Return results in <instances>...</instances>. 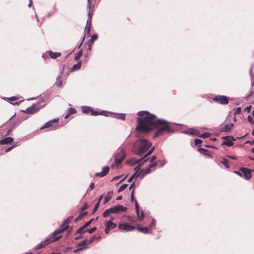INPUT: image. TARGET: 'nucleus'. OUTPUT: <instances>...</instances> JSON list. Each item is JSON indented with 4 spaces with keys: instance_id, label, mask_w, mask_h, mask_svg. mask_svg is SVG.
<instances>
[{
    "instance_id": "obj_1",
    "label": "nucleus",
    "mask_w": 254,
    "mask_h": 254,
    "mask_svg": "<svg viewBox=\"0 0 254 254\" xmlns=\"http://www.w3.org/2000/svg\"><path fill=\"white\" fill-rule=\"evenodd\" d=\"M137 115L138 125L136 129L141 132H148L154 128L157 129L154 137L173 132L169 123L163 119L156 120V116L147 111H139Z\"/></svg>"
},
{
    "instance_id": "obj_2",
    "label": "nucleus",
    "mask_w": 254,
    "mask_h": 254,
    "mask_svg": "<svg viewBox=\"0 0 254 254\" xmlns=\"http://www.w3.org/2000/svg\"><path fill=\"white\" fill-rule=\"evenodd\" d=\"M152 143L145 139H139L133 144L132 151L136 155L141 156L151 146Z\"/></svg>"
},
{
    "instance_id": "obj_3",
    "label": "nucleus",
    "mask_w": 254,
    "mask_h": 254,
    "mask_svg": "<svg viewBox=\"0 0 254 254\" xmlns=\"http://www.w3.org/2000/svg\"><path fill=\"white\" fill-rule=\"evenodd\" d=\"M45 105V103H44L43 99H41L38 103L34 104L31 107L27 108L26 109L25 112L28 114H33L44 107Z\"/></svg>"
},
{
    "instance_id": "obj_4",
    "label": "nucleus",
    "mask_w": 254,
    "mask_h": 254,
    "mask_svg": "<svg viewBox=\"0 0 254 254\" xmlns=\"http://www.w3.org/2000/svg\"><path fill=\"white\" fill-rule=\"evenodd\" d=\"M81 110H82V112L83 113H85V114L90 113L91 114V115H93V116H97V115H99L103 116L104 114H103L102 112H104V111H101L100 112H98L97 111H94L92 108L88 107V106H82Z\"/></svg>"
},
{
    "instance_id": "obj_5",
    "label": "nucleus",
    "mask_w": 254,
    "mask_h": 254,
    "mask_svg": "<svg viewBox=\"0 0 254 254\" xmlns=\"http://www.w3.org/2000/svg\"><path fill=\"white\" fill-rule=\"evenodd\" d=\"M125 156V151L122 149L116 155L115 157V162L114 164L112 165V167H113L115 165H118L124 160Z\"/></svg>"
},
{
    "instance_id": "obj_6",
    "label": "nucleus",
    "mask_w": 254,
    "mask_h": 254,
    "mask_svg": "<svg viewBox=\"0 0 254 254\" xmlns=\"http://www.w3.org/2000/svg\"><path fill=\"white\" fill-rule=\"evenodd\" d=\"M102 113L104 114L103 116L105 117H111L122 120H125L126 115L125 114H119L107 111H104V112H102Z\"/></svg>"
},
{
    "instance_id": "obj_7",
    "label": "nucleus",
    "mask_w": 254,
    "mask_h": 254,
    "mask_svg": "<svg viewBox=\"0 0 254 254\" xmlns=\"http://www.w3.org/2000/svg\"><path fill=\"white\" fill-rule=\"evenodd\" d=\"M215 102L222 105H227L229 102L228 98L224 95H217L212 98Z\"/></svg>"
},
{
    "instance_id": "obj_8",
    "label": "nucleus",
    "mask_w": 254,
    "mask_h": 254,
    "mask_svg": "<svg viewBox=\"0 0 254 254\" xmlns=\"http://www.w3.org/2000/svg\"><path fill=\"white\" fill-rule=\"evenodd\" d=\"M61 237H62V236H59L58 237L53 238V240H51V239H49V238L47 239L43 242L38 244L35 248V250H38L41 248H43L51 242H54L57 241Z\"/></svg>"
},
{
    "instance_id": "obj_9",
    "label": "nucleus",
    "mask_w": 254,
    "mask_h": 254,
    "mask_svg": "<svg viewBox=\"0 0 254 254\" xmlns=\"http://www.w3.org/2000/svg\"><path fill=\"white\" fill-rule=\"evenodd\" d=\"M148 159H145L143 156V157L140 158L139 159L131 158V159L129 160L128 163L131 165H134L136 164H140V165H142Z\"/></svg>"
},
{
    "instance_id": "obj_10",
    "label": "nucleus",
    "mask_w": 254,
    "mask_h": 254,
    "mask_svg": "<svg viewBox=\"0 0 254 254\" xmlns=\"http://www.w3.org/2000/svg\"><path fill=\"white\" fill-rule=\"evenodd\" d=\"M225 139L223 141V144H224L228 146H231L233 145V141L235 140V138L231 136H225L223 137Z\"/></svg>"
},
{
    "instance_id": "obj_11",
    "label": "nucleus",
    "mask_w": 254,
    "mask_h": 254,
    "mask_svg": "<svg viewBox=\"0 0 254 254\" xmlns=\"http://www.w3.org/2000/svg\"><path fill=\"white\" fill-rule=\"evenodd\" d=\"M240 170L242 172L246 179L249 180L252 178V173L250 169L242 167Z\"/></svg>"
},
{
    "instance_id": "obj_12",
    "label": "nucleus",
    "mask_w": 254,
    "mask_h": 254,
    "mask_svg": "<svg viewBox=\"0 0 254 254\" xmlns=\"http://www.w3.org/2000/svg\"><path fill=\"white\" fill-rule=\"evenodd\" d=\"M113 213H118L121 212H125L127 210V208L121 205H117L113 206Z\"/></svg>"
},
{
    "instance_id": "obj_13",
    "label": "nucleus",
    "mask_w": 254,
    "mask_h": 254,
    "mask_svg": "<svg viewBox=\"0 0 254 254\" xmlns=\"http://www.w3.org/2000/svg\"><path fill=\"white\" fill-rule=\"evenodd\" d=\"M119 228L127 231H131L134 230L135 227L132 225L125 223L120 224L119 226Z\"/></svg>"
},
{
    "instance_id": "obj_14",
    "label": "nucleus",
    "mask_w": 254,
    "mask_h": 254,
    "mask_svg": "<svg viewBox=\"0 0 254 254\" xmlns=\"http://www.w3.org/2000/svg\"><path fill=\"white\" fill-rule=\"evenodd\" d=\"M59 119L58 118H56V119H54L53 120H52L49 122H47V123H46L40 129H44V128H48V127H52L54 124H55V123H57L59 121Z\"/></svg>"
},
{
    "instance_id": "obj_15",
    "label": "nucleus",
    "mask_w": 254,
    "mask_h": 254,
    "mask_svg": "<svg viewBox=\"0 0 254 254\" xmlns=\"http://www.w3.org/2000/svg\"><path fill=\"white\" fill-rule=\"evenodd\" d=\"M134 202H135V209L136 210L137 217L138 218V220L139 221H141L144 217V212L143 211H142L141 213V214H139V205H138V202L136 200H135Z\"/></svg>"
},
{
    "instance_id": "obj_16",
    "label": "nucleus",
    "mask_w": 254,
    "mask_h": 254,
    "mask_svg": "<svg viewBox=\"0 0 254 254\" xmlns=\"http://www.w3.org/2000/svg\"><path fill=\"white\" fill-rule=\"evenodd\" d=\"M109 169V166H104L102 168V171L101 172L96 173L95 175L98 177H103L108 173Z\"/></svg>"
},
{
    "instance_id": "obj_17",
    "label": "nucleus",
    "mask_w": 254,
    "mask_h": 254,
    "mask_svg": "<svg viewBox=\"0 0 254 254\" xmlns=\"http://www.w3.org/2000/svg\"><path fill=\"white\" fill-rule=\"evenodd\" d=\"M13 141V139L11 137H7L5 138L0 140V144H9L12 142Z\"/></svg>"
},
{
    "instance_id": "obj_18",
    "label": "nucleus",
    "mask_w": 254,
    "mask_h": 254,
    "mask_svg": "<svg viewBox=\"0 0 254 254\" xmlns=\"http://www.w3.org/2000/svg\"><path fill=\"white\" fill-rule=\"evenodd\" d=\"M113 219V218L106 221L105 223L106 226H107L108 228H109L111 230L116 228L117 226V224L112 222Z\"/></svg>"
},
{
    "instance_id": "obj_19",
    "label": "nucleus",
    "mask_w": 254,
    "mask_h": 254,
    "mask_svg": "<svg viewBox=\"0 0 254 254\" xmlns=\"http://www.w3.org/2000/svg\"><path fill=\"white\" fill-rule=\"evenodd\" d=\"M68 227H69V226H65L64 227H62L61 229L56 230L54 232L53 235L54 238L56 237H55L56 235L63 233L64 231L67 229L68 228Z\"/></svg>"
},
{
    "instance_id": "obj_20",
    "label": "nucleus",
    "mask_w": 254,
    "mask_h": 254,
    "mask_svg": "<svg viewBox=\"0 0 254 254\" xmlns=\"http://www.w3.org/2000/svg\"><path fill=\"white\" fill-rule=\"evenodd\" d=\"M91 23V15L90 12L88 13V18L86 22V26L85 27V30L87 29L88 33H89L90 25Z\"/></svg>"
},
{
    "instance_id": "obj_21",
    "label": "nucleus",
    "mask_w": 254,
    "mask_h": 254,
    "mask_svg": "<svg viewBox=\"0 0 254 254\" xmlns=\"http://www.w3.org/2000/svg\"><path fill=\"white\" fill-rule=\"evenodd\" d=\"M49 54L50 57L53 59H56L61 55V53L60 52H53L52 51H49Z\"/></svg>"
},
{
    "instance_id": "obj_22",
    "label": "nucleus",
    "mask_w": 254,
    "mask_h": 254,
    "mask_svg": "<svg viewBox=\"0 0 254 254\" xmlns=\"http://www.w3.org/2000/svg\"><path fill=\"white\" fill-rule=\"evenodd\" d=\"M113 193V191H111L108 192V193L105 195L104 199V204L107 203L111 199Z\"/></svg>"
},
{
    "instance_id": "obj_23",
    "label": "nucleus",
    "mask_w": 254,
    "mask_h": 254,
    "mask_svg": "<svg viewBox=\"0 0 254 254\" xmlns=\"http://www.w3.org/2000/svg\"><path fill=\"white\" fill-rule=\"evenodd\" d=\"M151 172V169L148 167L146 169H144L141 170V178H142L145 175L150 173Z\"/></svg>"
},
{
    "instance_id": "obj_24",
    "label": "nucleus",
    "mask_w": 254,
    "mask_h": 254,
    "mask_svg": "<svg viewBox=\"0 0 254 254\" xmlns=\"http://www.w3.org/2000/svg\"><path fill=\"white\" fill-rule=\"evenodd\" d=\"M81 64L82 62L81 61H80L76 64L72 65V66L71 67V70L74 71L80 69L81 66Z\"/></svg>"
},
{
    "instance_id": "obj_25",
    "label": "nucleus",
    "mask_w": 254,
    "mask_h": 254,
    "mask_svg": "<svg viewBox=\"0 0 254 254\" xmlns=\"http://www.w3.org/2000/svg\"><path fill=\"white\" fill-rule=\"evenodd\" d=\"M73 218L72 216H69L67 217L63 223L61 227H64L65 226H68L67 224L69 223Z\"/></svg>"
},
{
    "instance_id": "obj_26",
    "label": "nucleus",
    "mask_w": 254,
    "mask_h": 254,
    "mask_svg": "<svg viewBox=\"0 0 254 254\" xmlns=\"http://www.w3.org/2000/svg\"><path fill=\"white\" fill-rule=\"evenodd\" d=\"M137 229L139 231H140L144 234H147L149 233L148 228L146 227H137Z\"/></svg>"
},
{
    "instance_id": "obj_27",
    "label": "nucleus",
    "mask_w": 254,
    "mask_h": 254,
    "mask_svg": "<svg viewBox=\"0 0 254 254\" xmlns=\"http://www.w3.org/2000/svg\"><path fill=\"white\" fill-rule=\"evenodd\" d=\"M233 124H226L223 128V131H228L231 129V128L233 127Z\"/></svg>"
},
{
    "instance_id": "obj_28",
    "label": "nucleus",
    "mask_w": 254,
    "mask_h": 254,
    "mask_svg": "<svg viewBox=\"0 0 254 254\" xmlns=\"http://www.w3.org/2000/svg\"><path fill=\"white\" fill-rule=\"evenodd\" d=\"M195 135L203 138H208L210 136V134L209 133L205 132L201 134H199L198 133H195Z\"/></svg>"
},
{
    "instance_id": "obj_29",
    "label": "nucleus",
    "mask_w": 254,
    "mask_h": 254,
    "mask_svg": "<svg viewBox=\"0 0 254 254\" xmlns=\"http://www.w3.org/2000/svg\"><path fill=\"white\" fill-rule=\"evenodd\" d=\"M98 38V35L97 34H93L91 36V38L89 40V44H92L95 40H96Z\"/></svg>"
},
{
    "instance_id": "obj_30",
    "label": "nucleus",
    "mask_w": 254,
    "mask_h": 254,
    "mask_svg": "<svg viewBox=\"0 0 254 254\" xmlns=\"http://www.w3.org/2000/svg\"><path fill=\"white\" fill-rule=\"evenodd\" d=\"M183 133L187 134H195V131L193 129H190L187 130H184L183 131Z\"/></svg>"
},
{
    "instance_id": "obj_31",
    "label": "nucleus",
    "mask_w": 254,
    "mask_h": 254,
    "mask_svg": "<svg viewBox=\"0 0 254 254\" xmlns=\"http://www.w3.org/2000/svg\"><path fill=\"white\" fill-rule=\"evenodd\" d=\"M155 149V147H152L151 148H150L148 151L145 154V155L144 156V158L145 159H148V158H147L149 155H150L153 152V151Z\"/></svg>"
},
{
    "instance_id": "obj_32",
    "label": "nucleus",
    "mask_w": 254,
    "mask_h": 254,
    "mask_svg": "<svg viewBox=\"0 0 254 254\" xmlns=\"http://www.w3.org/2000/svg\"><path fill=\"white\" fill-rule=\"evenodd\" d=\"M86 228L84 227V226L83 225L82 226H81V227H80L79 228H78L76 231V234H82L83 233H84V232H85L86 231H84V230Z\"/></svg>"
},
{
    "instance_id": "obj_33",
    "label": "nucleus",
    "mask_w": 254,
    "mask_h": 254,
    "mask_svg": "<svg viewBox=\"0 0 254 254\" xmlns=\"http://www.w3.org/2000/svg\"><path fill=\"white\" fill-rule=\"evenodd\" d=\"M82 50H80L76 54V55L74 57V60L76 61H78L82 55Z\"/></svg>"
},
{
    "instance_id": "obj_34",
    "label": "nucleus",
    "mask_w": 254,
    "mask_h": 254,
    "mask_svg": "<svg viewBox=\"0 0 254 254\" xmlns=\"http://www.w3.org/2000/svg\"><path fill=\"white\" fill-rule=\"evenodd\" d=\"M87 214V212H84L83 213L80 214L78 217H77L75 219V222H77L78 220H79L80 219H82L83 218V217H84V216H85Z\"/></svg>"
},
{
    "instance_id": "obj_35",
    "label": "nucleus",
    "mask_w": 254,
    "mask_h": 254,
    "mask_svg": "<svg viewBox=\"0 0 254 254\" xmlns=\"http://www.w3.org/2000/svg\"><path fill=\"white\" fill-rule=\"evenodd\" d=\"M221 163L226 167L229 168V166L228 165V161L227 159L224 157L222 158L221 161Z\"/></svg>"
},
{
    "instance_id": "obj_36",
    "label": "nucleus",
    "mask_w": 254,
    "mask_h": 254,
    "mask_svg": "<svg viewBox=\"0 0 254 254\" xmlns=\"http://www.w3.org/2000/svg\"><path fill=\"white\" fill-rule=\"evenodd\" d=\"M128 185L127 184H123L118 189V192H121L123 190H125L127 187Z\"/></svg>"
},
{
    "instance_id": "obj_37",
    "label": "nucleus",
    "mask_w": 254,
    "mask_h": 254,
    "mask_svg": "<svg viewBox=\"0 0 254 254\" xmlns=\"http://www.w3.org/2000/svg\"><path fill=\"white\" fill-rule=\"evenodd\" d=\"M76 113V110L73 108H70L68 109L67 111V113L68 115H71L74 114Z\"/></svg>"
},
{
    "instance_id": "obj_38",
    "label": "nucleus",
    "mask_w": 254,
    "mask_h": 254,
    "mask_svg": "<svg viewBox=\"0 0 254 254\" xmlns=\"http://www.w3.org/2000/svg\"><path fill=\"white\" fill-rule=\"evenodd\" d=\"M88 245V244L87 243V240H85L84 241H82L80 243H79L77 246H78V247H81V246H84Z\"/></svg>"
},
{
    "instance_id": "obj_39",
    "label": "nucleus",
    "mask_w": 254,
    "mask_h": 254,
    "mask_svg": "<svg viewBox=\"0 0 254 254\" xmlns=\"http://www.w3.org/2000/svg\"><path fill=\"white\" fill-rule=\"evenodd\" d=\"M140 173H137V171H135L132 175V178H133V179H136L140 175Z\"/></svg>"
},
{
    "instance_id": "obj_40",
    "label": "nucleus",
    "mask_w": 254,
    "mask_h": 254,
    "mask_svg": "<svg viewBox=\"0 0 254 254\" xmlns=\"http://www.w3.org/2000/svg\"><path fill=\"white\" fill-rule=\"evenodd\" d=\"M202 142V141L200 139H195L194 140V144L196 145H200Z\"/></svg>"
},
{
    "instance_id": "obj_41",
    "label": "nucleus",
    "mask_w": 254,
    "mask_h": 254,
    "mask_svg": "<svg viewBox=\"0 0 254 254\" xmlns=\"http://www.w3.org/2000/svg\"><path fill=\"white\" fill-rule=\"evenodd\" d=\"M95 238H96V236H94L91 237L89 240H87V243H88V245L93 243L94 242Z\"/></svg>"
},
{
    "instance_id": "obj_42",
    "label": "nucleus",
    "mask_w": 254,
    "mask_h": 254,
    "mask_svg": "<svg viewBox=\"0 0 254 254\" xmlns=\"http://www.w3.org/2000/svg\"><path fill=\"white\" fill-rule=\"evenodd\" d=\"M156 224V220L154 219H152L151 222L150 224V227L152 228L155 226Z\"/></svg>"
},
{
    "instance_id": "obj_43",
    "label": "nucleus",
    "mask_w": 254,
    "mask_h": 254,
    "mask_svg": "<svg viewBox=\"0 0 254 254\" xmlns=\"http://www.w3.org/2000/svg\"><path fill=\"white\" fill-rule=\"evenodd\" d=\"M97 228L96 227H94L92 228L91 229L86 230L85 231H88V232L90 234L92 233L93 232H94L96 230Z\"/></svg>"
},
{
    "instance_id": "obj_44",
    "label": "nucleus",
    "mask_w": 254,
    "mask_h": 254,
    "mask_svg": "<svg viewBox=\"0 0 254 254\" xmlns=\"http://www.w3.org/2000/svg\"><path fill=\"white\" fill-rule=\"evenodd\" d=\"M248 121L251 124H254V121L250 115H249L247 118Z\"/></svg>"
},
{
    "instance_id": "obj_45",
    "label": "nucleus",
    "mask_w": 254,
    "mask_h": 254,
    "mask_svg": "<svg viewBox=\"0 0 254 254\" xmlns=\"http://www.w3.org/2000/svg\"><path fill=\"white\" fill-rule=\"evenodd\" d=\"M159 164L160 167H162L165 163V161L164 160H159L157 161V164Z\"/></svg>"
},
{
    "instance_id": "obj_46",
    "label": "nucleus",
    "mask_w": 254,
    "mask_h": 254,
    "mask_svg": "<svg viewBox=\"0 0 254 254\" xmlns=\"http://www.w3.org/2000/svg\"><path fill=\"white\" fill-rule=\"evenodd\" d=\"M93 221V219H91L89 221H87V222H86L84 225L83 226H84V227L86 228L87 227H88L91 223V222H92Z\"/></svg>"
},
{
    "instance_id": "obj_47",
    "label": "nucleus",
    "mask_w": 254,
    "mask_h": 254,
    "mask_svg": "<svg viewBox=\"0 0 254 254\" xmlns=\"http://www.w3.org/2000/svg\"><path fill=\"white\" fill-rule=\"evenodd\" d=\"M60 77L59 76L57 78V85L59 86H61L62 84V81L61 80H59Z\"/></svg>"
},
{
    "instance_id": "obj_48",
    "label": "nucleus",
    "mask_w": 254,
    "mask_h": 254,
    "mask_svg": "<svg viewBox=\"0 0 254 254\" xmlns=\"http://www.w3.org/2000/svg\"><path fill=\"white\" fill-rule=\"evenodd\" d=\"M99 204H100L99 202H97V203L95 205L93 213H94L95 212H96L97 211V210L99 206Z\"/></svg>"
},
{
    "instance_id": "obj_49",
    "label": "nucleus",
    "mask_w": 254,
    "mask_h": 254,
    "mask_svg": "<svg viewBox=\"0 0 254 254\" xmlns=\"http://www.w3.org/2000/svg\"><path fill=\"white\" fill-rule=\"evenodd\" d=\"M157 165V162H155L154 163H151L148 166V167L151 169V168L154 167Z\"/></svg>"
},
{
    "instance_id": "obj_50",
    "label": "nucleus",
    "mask_w": 254,
    "mask_h": 254,
    "mask_svg": "<svg viewBox=\"0 0 254 254\" xmlns=\"http://www.w3.org/2000/svg\"><path fill=\"white\" fill-rule=\"evenodd\" d=\"M15 146V145H12L11 146H10L9 147H8L6 150H5V152L6 153H7L8 152H9L10 151H11L12 150V149H13Z\"/></svg>"
},
{
    "instance_id": "obj_51",
    "label": "nucleus",
    "mask_w": 254,
    "mask_h": 254,
    "mask_svg": "<svg viewBox=\"0 0 254 254\" xmlns=\"http://www.w3.org/2000/svg\"><path fill=\"white\" fill-rule=\"evenodd\" d=\"M198 151L200 153H205L207 150L206 149H203V148H199Z\"/></svg>"
},
{
    "instance_id": "obj_52",
    "label": "nucleus",
    "mask_w": 254,
    "mask_h": 254,
    "mask_svg": "<svg viewBox=\"0 0 254 254\" xmlns=\"http://www.w3.org/2000/svg\"><path fill=\"white\" fill-rule=\"evenodd\" d=\"M134 188H135V184H134V183H133L129 186V189L130 190H134Z\"/></svg>"
},
{
    "instance_id": "obj_53",
    "label": "nucleus",
    "mask_w": 254,
    "mask_h": 254,
    "mask_svg": "<svg viewBox=\"0 0 254 254\" xmlns=\"http://www.w3.org/2000/svg\"><path fill=\"white\" fill-rule=\"evenodd\" d=\"M156 159V156L155 155H153L151 157L150 159V162H152Z\"/></svg>"
},
{
    "instance_id": "obj_54",
    "label": "nucleus",
    "mask_w": 254,
    "mask_h": 254,
    "mask_svg": "<svg viewBox=\"0 0 254 254\" xmlns=\"http://www.w3.org/2000/svg\"><path fill=\"white\" fill-rule=\"evenodd\" d=\"M234 173L235 174H236L237 175H238V176H239L240 177H242V172H240L238 171H235L234 172Z\"/></svg>"
},
{
    "instance_id": "obj_55",
    "label": "nucleus",
    "mask_w": 254,
    "mask_h": 254,
    "mask_svg": "<svg viewBox=\"0 0 254 254\" xmlns=\"http://www.w3.org/2000/svg\"><path fill=\"white\" fill-rule=\"evenodd\" d=\"M251 108H252V106L251 105H250V106L246 107V108L245 109V110L247 111L248 112H249L251 110Z\"/></svg>"
},
{
    "instance_id": "obj_56",
    "label": "nucleus",
    "mask_w": 254,
    "mask_h": 254,
    "mask_svg": "<svg viewBox=\"0 0 254 254\" xmlns=\"http://www.w3.org/2000/svg\"><path fill=\"white\" fill-rule=\"evenodd\" d=\"M107 212H108V213H113V207H111L109 209H107Z\"/></svg>"
},
{
    "instance_id": "obj_57",
    "label": "nucleus",
    "mask_w": 254,
    "mask_h": 254,
    "mask_svg": "<svg viewBox=\"0 0 254 254\" xmlns=\"http://www.w3.org/2000/svg\"><path fill=\"white\" fill-rule=\"evenodd\" d=\"M110 213H108V212H107V209L104 212L103 214V216L104 217H106L108 216V214H109Z\"/></svg>"
},
{
    "instance_id": "obj_58",
    "label": "nucleus",
    "mask_w": 254,
    "mask_h": 254,
    "mask_svg": "<svg viewBox=\"0 0 254 254\" xmlns=\"http://www.w3.org/2000/svg\"><path fill=\"white\" fill-rule=\"evenodd\" d=\"M131 200L132 201H133L134 200V192H133V190L131 191Z\"/></svg>"
},
{
    "instance_id": "obj_59",
    "label": "nucleus",
    "mask_w": 254,
    "mask_h": 254,
    "mask_svg": "<svg viewBox=\"0 0 254 254\" xmlns=\"http://www.w3.org/2000/svg\"><path fill=\"white\" fill-rule=\"evenodd\" d=\"M241 109L240 107H238L237 109H236V112L235 113L236 114H239L241 112Z\"/></svg>"
},
{
    "instance_id": "obj_60",
    "label": "nucleus",
    "mask_w": 254,
    "mask_h": 254,
    "mask_svg": "<svg viewBox=\"0 0 254 254\" xmlns=\"http://www.w3.org/2000/svg\"><path fill=\"white\" fill-rule=\"evenodd\" d=\"M141 165H140V164L137 166L136 167H135L134 168V170H135V171H137V172L138 173V171L140 169V166Z\"/></svg>"
},
{
    "instance_id": "obj_61",
    "label": "nucleus",
    "mask_w": 254,
    "mask_h": 254,
    "mask_svg": "<svg viewBox=\"0 0 254 254\" xmlns=\"http://www.w3.org/2000/svg\"><path fill=\"white\" fill-rule=\"evenodd\" d=\"M110 230H111L110 229H109L107 226H106V228L105 230V232L106 234H108Z\"/></svg>"
},
{
    "instance_id": "obj_62",
    "label": "nucleus",
    "mask_w": 254,
    "mask_h": 254,
    "mask_svg": "<svg viewBox=\"0 0 254 254\" xmlns=\"http://www.w3.org/2000/svg\"><path fill=\"white\" fill-rule=\"evenodd\" d=\"M121 178V176H116L114 178H113L112 180V181H116V180H118V179H119L120 178Z\"/></svg>"
},
{
    "instance_id": "obj_63",
    "label": "nucleus",
    "mask_w": 254,
    "mask_h": 254,
    "mask_svg": "<svg viewBox=\"0 0 254 254\" xmlns=\"http://www.w3.org/2000/svg\"><path fill=\"white\" fill-rule=\"evenodd\" d=\"M133 179V178H132V176H131L130 177V178L128 179L127 182L128 183H130L132 181Z\"/></svg>"
},
{
    "instance_id": "obj_64",
    "label": "nucleus",
    "mask_w": 254,
    "mask_h": 254,
    "mask_svg": "<svg viewBox=\"0 0 254 254\" xmlns=\"http://www.w3.org/2000/svg\"><path fill=\"white\" fill-rule=\"evenodd\" d=\"M94 183H91L89 186V188L92 190L94 188Z\"/></svg>"
}]
</instances>
